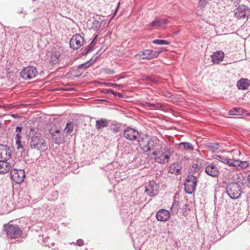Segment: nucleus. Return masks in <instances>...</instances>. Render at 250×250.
Masks as SVG:
<instances>
[{"instance_id": "f257e3e1", "label": "nucleus", "mask_w": 250, "mask_h": 250, "mask_svg": "<svg viewBox=\"0 0 250 250\" xmlns=\"http://www.w3.org/2000/svg\"><path fill=\"white\" fill-rule=\"evenodd\" d=\"M29 146L32 149H36L40 151H44L47 149L45 140L39 135L31 136Z\"/></svg>"}, {"instance_id": "f03ea898", "label": "nucleus", "mask_w": 250, "mask_h": 250, "mask_svg": "<svg viewBox=\"0 0 250 250\" xmlns=\"http://www.w3.org/2000/svg\"><path fill=\"white\" fill-rule=\"evenodd\" d=\"M138 142L139 147L144 152L150 151L155 146L153 139L148 135L142 137Z\"/></svg>"}, {"instance_id": "7ed1b4c3", "label": "nucleus", "mask_w": 250, "mask_h": 250, "mask_svg": "<svg viewBox=\"0 0 250 250\" xmlns=\"http://www.w3.org/2000/svg\"><path fill=\"white\" fill-rule=\"evenodd\" d=\"M226 192L230 198L238 199L242 193L241 187L237 183H231L227 186Z\"/></svg>"}, {"instance_id": "20e7f679", "label": "nucleus", "mask_w": 250, "mask_h": 250, "mask_svg": "<svg viewBox=\"0 0 250 250\" xmlns=\"http://www.w3.org/2000/svg\"><path fill=\"white\" fill-rule=\"evenodd\" d=\"M4 229L6 230L7 236L11 238H16L22 233V230L17 225L7 224L3 226Z\"/></svg>"}, {"instance_id": "39448f33", "label": "nucleus", "mask_w": 250, "mask_h": 250, "mask_svg": "<svg viewBox=\"0 0 250 250\" xmlns=\"http://www.w3.org/2000/svg\"><path fill=\"white\" fill-rule=\"evenodd\" d=\"M197 178L195 176L188 175L184 183L185 190L188 194H192L195 190L197 184Z\"/></svg>"}, {"instance_id": "423d86ee", "label": "nucleus", "mask_w": 250, "mask_h": 250, "mask_svg": "<svg viewBox=\"0 0 250 250\" xmlns=\"http://www.w3.org/2000/svg\"><path fill=\"white\" fill-rule=\"evenodd\" d=\"M234 17L237 19H248L250 13V9L244 4H240L234 11Z\"/></svg>"}, {"instance_id": "0eeeda50", "label": "nucleus", "mask_w": 250, "mask_h": 250, "mask_svg": "<svg viewBox=\"0 0 250 250\" xmlns=\"http://www.w3.org/2000/svg\"><path fill=\"white\" fill-rule=\"evenodd\" d=\"M37 74L38 70L36 67L29 66L21 72V76L25 80H30L35 78Z\"/></svg>"}, {"instance_id": "6e6552de", "label": "nucleus", "mask_w": 250, "mask_h": 250, "mask_svg": "<svg viewBox=\"0 0 250 250\" xmlns=\"http://www.w3.org/2000/svg\"><path fill=\"white\" fill-rule=\"evenodd\" d=\"M25 176V173L23 169L13 168L11 170V178L16 184L21 183L23 181Z\"/></svg>"}, {"instance_id": "1a4fd4ad", "label": "nucleus", "mask_w": 250, "mask_h": 250, "mask_svg": "<svg viewBox=\"0 0 250 250\" xmlns=\"http://www.w3.org/2000/svg\"><path fill=\"white\" fill-rule=\"evenodd\" d=\"M229 167H232L237 170H241L248 167L249 164L247 161H242L239 160L228 159L226 164Z\"/></svg>"}, {"instance_id": "9d476101", "label": "nucleus", "mask_w": 250, "mask_h": 250, "mask_svg": "<svg viewBox=\"0 0 250 250\" xmlns=\"http://www.w3.org/2000/svg\"><path fill=\"white\" fill-rule=\"evenodd\" d=\"M84 39L80 34H76L71 39L69 44L71 48L74 50L80 48L83 44Z\"/></svg>"}, {"instance_id": "9b49d317", "label": "nucleus", "mask_w": 250, "mask_h": 250, "mask_svg": "<svg viewBox=\"0 0 250 250\" xmlns=\"http://www.w3.org/2000/svg\"><path fill=\"white\" fill-rule=\"evenodd\" d=\"M61 55L60 52L54 48H52L47 53V56L49 58V61L53 65L56 64L60 62Z\"/></svg>"}, {"instance_id": "f8f14e48", "label": "nucleus", "mask_w": 250, "mask_h": 250, "mask_svg": "<svg viewBox=\"0 0 250 250\" xmlns=\"http://www.w3.org/2000/svg\"><path fill=\"white\" fill-rule=\"evenodd\" d=\"M139 132L130 126L127 127L124 130V137L130 141H135L139 135Z\"/></svg>"}, {"instance_id": "ddd939ff", "label": "nucleus", "mask_w": 250, "mask_h": 250, "mask_svg": "<svg viewBox=\"0 0 250 250\" xmlns=\"http://www.w3.org/2000/svg\"><path fill=\"white\" fill-rule=\"evenodd\" d=\"M159 186L153 181L146 186L145 191L150 196H155L158 193Z\"/></svg>"}, {"instance_id": "4468645a", "label": "nucleus", "mask_w": 250, "mask_h": 250, "mask_svg": "<svg viewBox=\"0 0 250 250\" xmlns=\"http://www.w3.org/2000/svg\"><path fill=\"white\" fill-rule=\"evenodd\" d=\"M11 156V151L7 145L0 144V159L8 160Z\"/></svg>"}, {"instance_id": "2eb2a0df", "label": "nucleus", "mask_w": 250, "mask_h": 250, "mask_svg": "<svg viewBox=\"0 0 250 250\" xmlns=\"http://www.w3.org/2000/svg\"><path fill=\"white\" fill-rule=\"evenodd\" d=\"M206 173L213 177H217L220 174L219 168L213 164L207 166L205 168Z\"/></svg>"}, {"instance_id": "dca6fc26", "label": "nucleus", "mask_w": 250, "mask_h": 250, "mask_svg": "<svg viewBox=\"0 0 250 250\" xmlns=\"http://www.w3.org/2000/svg\"><path fill=\"white\" fill-rule=\"evenodd\" d=\"M161 52V51H154L152 50H145L141 53L143 56L142 59L151 60L157 58Z\"/></svg>"}, {"instance_id": "f3484780", "label": "nucleus", "mask_w": 250, "mask_h": 250, "mask_svg": "<svg viewBox=\"0 0 250 250\" xmlns=\"http://www.w3.org/2000/svg\"><path fill=\"white\" fill-rule=\"evenodd\" d=\"M156 217L158 221L166 222L169 219L170 213L166 209H161L156 213Z\"/></svg>"}, {"instance_id": "a211bd4d", "label": "nucleus", "mask_w": 250, "mask_h": 250, "mask_svg": "<svg viewBox=\"0 0 250 250\" xmlns=\"http://www.w3.org/2000/svg\"><path fill=\"white\" fill-rule=\"evenodd\" d=\"M152 154L155 156L154 160L156 162L163 164H166L168 162L171 156V154L169 153V154L166 153V154L164 155V158H161L159 155V151L157 152L156 151H153Z\"/></svg>"}, {"instance_id": "6ab92c4d", "label": "nucleus", "mask_w": 250, "mask_h": 250, "mask_svg": "<svg viewBox=\"0 0 250 250\" xmlns=\"http://www.w3.org/2000/svg\"><path fill=\"white\" fill-rule=\"evenodd\" d=\"M52 139L54 142L57 144H60L64 141L63 135L59 129H57L55 131L51 133Z\"/></svg>"}, {"instance_id": "aec40b11", "label": "nucleus", "mask_w": 250, "mask_h": 250, "mask_svg": "<svg viewBox=\"0 0 250 250\" xmlns=\"http://www.w3.org/2000/svg\"><path fill=\"white\" fill-rule=\"evenodd\" d=\"M236 85L239 90L248 89L250 86V80L247 78H241L237 82Z\"/></svg>"}, {"instance_id": "412c9836", "label": "nucleus", "mask_w": 250, "mask_h": 250, "mask_svg": "<svg viewBox=\"0 0 250 250\" xmlns=\"http://www.w3.org/2000/svg\"><path fill=\"white\" fill-rule=\"evenodd\" d=\"M11 168V165L7 160H0V174L7 173Z\"/></svg>"}, {"instance_id": "4be33fe9", "label": "nucleus", "mask_w": 250, "mask_h": 250, "mask_svg": "<svg viewBox=\"0 0 250 250\" xmlns=\"http://www.w3.org/2000/svg\"><path fill=\"white\" fill-rule=\"evenodd\" d=\"M224 58V52L222 51H217L214 52L211 56L212 61L215 63H219L222 61Z\"/></svg>"}, {"instance_id": "5701e85b", "label": "nucleus", "mask_w": 250, "mask_h": 250, "mask_svg": "<svg viewBox=\"0 0 250 250\" xmlns=\"http://www.w3.org/2000/svg\"><path fill=\"white\" fill-rule=\"evenodd\" d=\"M110 121L105 119H101L96 121V127L98 130L107 127L109 125Z\"/></svg>"}, {"instance_id": "b1692460", "label": "nucleus", "mask_w": 250, "mask_h": 250, "mask_svg": "<svg viewBox=\"0 0 250 250\" xmlns=\"http://www.w3.org/2000/svg\"><path fill=\"white\" fill-rule=\"evenodd\" d=\"M167 20L166 19L156 18L152 22L149 23L150 26H161L167 23Z\"/></svg>"}, {"instance_id": "393cba45", "label": "nucleus", "mask_w": 250, "mask_h": 250, "mask_svg": "<svg viewBox=\"0 0 250 250\" xmlns=\"http://www.w3.org/2000/svg\"><path fill=\"white\" fill-rule=\"evenodd\" d=\"M169 173L178 175L180 174L181 167L178 164H173L171 165L168 168Z\"/></svg>"}, {"instance_id": "a878e982", "label": "nucleus", "mask_w": 250, "mask_h": 250, "mask_svg": "<svg viewBox=\"0 0 250 250\" xmlns=\"http://www.w3.org/2000/svg\"><path fill=\"white\" fill-rule=\"evenodd\" d=\"M108 126L109 127V129L115 133L120 131L121 125L119 123H117L116 121H110V122Z\"/></svg>"}, {"instance_id": "bb28decb", "label": "nucleus", "mask_w": 250, "mask_h": 250, "mask_svg": "<svg viewBox=\"0 0 250 250\" xmlns=\"http://www.w3.org/2000/svg\"><path fill=\"white\" fill-rule=\"evenodd\" d=\"M143 105L146 108L150 107L152 109H157L162 107V104L159 103L152 104L147 102H144Z\"/></svg>"}, {"instance_id": "cd10ccee", "label": "nucleus", "mask_w": 250, "mask_h": 250, "mask_svg": "<svg viewBox=\"0 0 250 250\" xmlns=\"http://www.w3.org/2000/svg\"><path fill=\"white\" fill-rule=\"evenodd\" d=\"M141 79L143 81L152 82L154 83H157L158 82V80L153 76L142 75Z\"/></svg>"}, {"instance_id": "c85d7f7f", "label": "nucleus", "mask_w": 250, "mask_h": 250, "mask_svg": "<svg viewBox=\"0 0 250 250\" xmlns=\"http://www.w3.org/2000/svg\"><path fill=\"white\" fill-rule=\"evenodd\" d=\"M179 146L180 148L183 147V149L185 150L192 151L194 149L192 145L189 142H181L179 144Z\"/></svg>"}, {"instance_id": "c756f323", "label": "nucleus", "mask_w": 250, "mask_h": 250, "mask_svg": "<svg viewBox=\"0 0 250 250\" xmlns=\"http://www.w3.org/2000/svg\"><path fill=\"white\" fill-rule=\"evenodd\" d=\"M179 202L174 200L170 208V211L172 214H176L179 211Z\"/></svg>"}, {"instance_id": "7c9ffc66", "label": "nucleus", "mask_w": 250, "mask_h": 250, "mask_svg": "<svg viewBox=\"0 0 250 250\" xmlns=\"http://www.w3.org/2000/svg\"><path fill=\"white\" fill-rule=\"evenodd\" d=\"M21 134H16L15 136L16 145L18 149L20 148L23 149V146L22 145L21 143Z\"/></svg>"}, {"instance_id": "2f4dec72", "label": "nucleus", "mask_w": 250, "mask_h": 250, "mask_svg": "<svg viewBox=\"0 0 250 250\" xmlns=\"http://www.w3.org/2000/svg\"><path fill=\"white\" fill-rule=\"evenodd\" d=\"M220 145L217 143H209L207 145V147L212 151L217 150L219 148Z\"/></svg>"}, {"instance_id": "473e14b6", "label": "nucleus", "mask_w": 250, "mask_h": 250, "mask_svg": "<svg viewBox=\"0 0 250 250\" xmlns=\"http://www.w3.org/2000/svg\"><path fill=\"white\" fill-rule=\"evenodd\" d=\"M101 22L98 20H94L92 23L91 28L96 31L98 30L101 27Z\"/></svg>"}, {"instance_id": "72a5a7b5", "label": "nucleus", "mask_w": 250, "mask_h": 250, "mask_svg": "<svg viewBox=\"0 0 250 250\" xmlns=\"http://www.w3.org/2000/svg\"><path fill=\"white\" fill-rule=\"evenodd\" d=\"M19 29L20 30L19 32L18 36L19 37L20 36H21L23 34L29 33L30 30V28L28 27H20Z\"/></svg>"}, {"instance_id": "f704fd0d", "label": "nucleus", "mask_w": 250, "mask_h": 250, "mask_svg": "<svg viewBox=\"0 0 250 250\" xmlns=\"http://www.w3.org/2000/svg\"><path fill=\"white\" fill-rule=\"evenodd\" d=\"M242 110L240 108H234L229 111V114L231 115H239L241 114Z\"/></svg>"}, {"instance_id": "c9c22d12", "label": "nucleus", "mask_w": 250, "mask_h": 250, "mask_svg": "<svg viewBox=\"0 0 250 250\" xmlns=\"http://www.w3.org/2000/svg\"><path fill=\"white\" fill-rule=\"evenodd\" d=\"M73 124L71 122H70L66 124V125L64 128V131H65L67 134H70L73 131Z\"/></svg>"}, {"instance_id": "e433bc0d", "label": "nucleus", "mask_w": 250, "mask_h": 250, "mask_svg": "<svg viewBox=\"0 0 250 250\" xmlns=\"http://www.w3.org/2000/svg\"><path fill=\"white\" fill-rule=\"evenodd\" d=\"M214 159L217 160L218 161L224 163L226 164V161L228 160V158L225 157L224 156H222L221 155H215L213 157Z\"/></svg>"}, {"instance_id": "4c0bfd02", "label": "nucleus", "mask_w": 250, "mask_h": 250, "mask_svg": "<svg viewBox=\"0 0 250 250\" xmlns=\"http://www.w3.org/2000/svg\"><path fill=\"white\" fill-rule=\"evenodd\" d=\"M152 43L156 44H161V45H166V44H169L170 42L166 40H154L152 41Z\"/></svg>"}, {"instance_id": "58836bf2", "label": "nucleus", "mask_w": 250, "mask_h": 250, "mask_svg": "<svg viewBox=\"0 0 250 250\" xmlns=\"http://www.w3.org/2000/svg\"><path fill=\"white\" fill-rule=\"evenodd\" d=\"M102 84L107 86L119 88H122L123 87V86L121 84H118L117 83H103Z\"/></svg>"}, {"instance_id": "ea45409f", "label": "nucleus", "mask_w": 250, "mask_h": 250, "mask_svg": "<svg viewBox=\"0 0 250 250\" xmlns=\"http://www.w3.org/2000/svg\"><path fill=\"white\" fill-rule=\"evenodd\" d=\"M120 213L123 215V217H125V214L129 213L128 215H129L132 214V212L131 211L129 212L128 210V209H126L125 208L124 206H122L121 209H120Z\"/></svg>"}, {"instance_id": "a19ab883", "label": "nucleus", "mask_w": 250, "mask_h": 250, "mask_svg": "<svg viewBox=\"0 0 250 250\" xmlns=\"http://www.w3.org/2000/svg\"><path fill=\"white\" fill-rule=\"evenodd\" d=\"M92 59H91L90 60L84 63H83L82 64H79L78 65V69H81L83 67H84L85 68L89 67L91 64L90 63V62L91 61Z\"/></svg>"}, {"instance_id": "79ce46f5", "label": "nucleus", "mask_w": 250, "mask_h": 250, "mask_svg": "<svg viewBox=\"0 0 250 250\" xmlns=\"http://www.w3.org/2000/svg\"><path fill=\"white\" fill-rule=\"evenodd\" d=\"M93 50L92 46L91 45H88L83 51L82 53V55L84 56L86 55L90 51Z\"/></svg>"}, {"instance_id": "37998d69", "label": "nucleus", "mask_w": 250, "mask_h": 250, "mask_svg": "<svg viewBox=\"0 0 250 250\" xmlns=\"http://www.w3.org/2000/svg\"><path fill=\"white\" fill-rule=\"evenodd\" d=\"M209 0H199V4L204 7L208 2Z\"/></svg>"}, {"instance_id": "c03bdc74", "label": "nucleus", "mask_w": 250, "mask_h": 250, "mask_svg": "<svg viewBox=\"0 0 250 250\" xmlns=\"http://www.w3.org/2000/svg\"><path fill=\"white\" fill-rule=\"evenodd\" d=\"M193 168L196 171H198L199 169H200V165L198 164H193L192 165Z\"/></svg>"}, {"instance_id": "a18cd8bd", "label": "nucleus", "mask_w": 250, "mask_h": 250, "mask_svg": "<svg viewBox=\"0 0 250 250\" xmlns=\"http://www.w3.org/2000/svg\"><path fill=\"white\" fill-rule=\"evenodd\" d=\"M76 244L79 246H82L83 245V241L82 239H78L76 242Z\"/></svg>"}, {"instance_id": "49530a36", "label": "nucleus", "mask_w": 250, "mask_h": 250, "mask_svg": "<svg viewBox=\"0 0 250 250\" xmlns=\"http://www.w3.org/2000/svg\"><path fill=\"white\" fill-rule=\"evenodd\" d=\"M22 127L21 126H17L16 128V134H20L21 130H22Z\"/></svg>"}, {"instance_id": "de8ad7c7", "label": "nucleus", "mask_w": 250, "mask_h": 250, "mask_svg": "<svg viewBox=\"0 0 250 250\" xmlns=\"http://www.w3.org/2000/svg\"><path fill=\"white\" fill-rule=\"evenodd\" d=\"M114 96L115 97H118L120 98H123L124 97V96L123 94L118 92H115Z\"/></svg>"}, {"instance_id": "09e8293b", "label": "nucleus", "mask_w": 250, "mask_h": 250, "mask_svg": "<svg viewBox=\"0 0 250 250\" xmlns=\"http://www.w3.org/2000/svg\"><path fill=\"white\" fill-rule=\"evenodd\" d=\"M102 92L103 93L105 94H110L109 93V89H104L102 90Z\"/></svg>"}, {"instance_id": "8fccbe9b", "label": "nucleus", "mask_w": 250, "mask_h": 250, "mask_svg": "<svg viewBox=\"0 0 250 250\" xmlns=\"http://www.w3.org/2000/svg\"><path fill=\"white\" fill-rule=\"evenodd\" d=\"M11 116L15 119H20L21 118V116L18 115L17 114H12L11 115Z\"/></svg>"}, {"instance_id": "3c124183", "label": "nucleus", "mask_w": 250, "mask_h": 250, "mask_svg": "<svg viewBox=\"0 0 250 250\" xmlns=\"http://www.w3.org/2000/svg\"><path fill=\"white\" fill-rule=\"evenodd\" d=\"M114 72H115L112 69H108L106 70V73L109 74H113L114 73Z\"/></svg>"}, {"instance_id": "603ef678", "label": "nucleus", "mask_w": 250, "mask_h": 250, "mask_svg": "<svg viewBox=\"0 0 250 250\" xmlns=\"http://www.w3.org/2000/svg\"><path fill=\"white\" fill-rule=\"evenodd\" d=\"M247 181H248L249 185H250V172L249 173H248V174Z\"/></svg>"}, {"instance_id": "864d4df0", "label": "nucleus", "mask_w": 250, "mask_h": 250, "mask_svg": "<svg viewBox=\"0 0 250 250\" xmlns=\"http://www.w3.org/2000/svg\"><path fill=\"white\" fill-rule=\"evenodd\" d=\"M53 195L54 196L55 198H57L58 196V192L57 191L53 192Z\"/></svg>"}, {"instance_id": "5fc2aeb1", "label": "nucleus", "mask_w": 250, "mask_h": 250, "mask_svg": "<svg viewBox=\"0 0 250 250\" xmlns=\"http://www.w3.org/2000/svg\"><path fill=\"white\" fill-rule=\"evenodd\" d=\"M166 154L164 153V152H162L161 153V152L159 151V155L160 156V157L161 158H164V155H165Z\"/></svg>"}, {"instance_id": "6e6d98bb", "label": "nucleus", "mask_w": 250, "mask_h": 250, "mask_svg": "<svg viewBox=\"0 0 250 250\" xmlns=\"http://www.w3.org/2000/svg\"><path fill=\"white\" fill-rule=\"evenodd\" d=\"M232 2H233V3H238L240 1V0H231Z\"/></svg>"}, {"instance_id": "4d7b16f0", "label": "nucleus", "mask_w": 250, "mask_h": 250, "mask_svg": "<svg viewBox=\"0 0 250 250\" xmlns=\"http://www.w3.org/2000/svg\"><path fill=\"white\" fill-rule=\"evenodd\" d=\"M97 36L96 35L95 36V38L93 40V41L91 42L89 44V45H91V46H92V47H93V44L94 43V41L96 39V38H97Z\"/></svg>"}, {"instance_id": "13d9d810", "label": "nucleus", "mask_w": 250, "mask_h": 250, "mask_svg": "<svg viewBox=\"0 0 250 250\" xmlns=\"http://www.w3.org/2000/svg\"><path fill=\"white\" fill-rule=\"evenodd\" d=\"M109 93L110 94H112L113 95H114L115 92H114L113 90L109 89Z\"/></svg>"}, {"instance_id": "bf43d9fd", "label": "nucleus", "mask_w": 250, "mask_h": 250, "mask_svg": "<svg viewBox=\"0 0 250 250\" xmlns=\"http://www.w3.org/2000/svg\"><path fill=\"white\" fill-rule=\"evenodd\" d=\"M165 150L166 151H169V148H168L167 147H166V148L165 149Z\"/></svg>"}, {"instance_id": "052dcab7", "label": "nucleus", "mask_w": 250, "mask_h": 250, "mask_svg": "<svg viewBox=\"0 0 250 250\" xmlns=\"http://www.w3.org/2000/svg\"><path fill=\"white\" fill-rule=\"evenodd\" d=\"M119 5H120V3H118V6H117V8H116V9L115 12L117 11L118 8V7H119Z\"/></svg>"}, {"instance_id": "680f3d73", "label": "nucleus", "mask_w": 250, "mask_h": 250, "mask_svg": "<svg viewBox=\"0 0 250 250\" xmlns=\"http://www.w3.org/2000/svg\"><path fill=\"white\" fill-rule=\"evenodd\" d=\"M8 204H11V205H12V203H11V202H8Z\"/></svg>"}, {"instance_id": "e2e57ef3", "label": "nucleus", "mask_w": 250, "mask_h": 250, "mask_svg": "<svg viewBox=\"0 0 250 250\" xmlns=\"http://www.w3.org/2000/svg\"><path fill=\"white\" fill-rule=\"evenodd\" d=\"M8 204H11V205H12V203H11V202H8Z\"/></svg>"}, {"instance_id": "0e129e2a", "label": "nucleus", "mask_w": 250, "mask_h": 250, "mask_svg": "<svg viewBox=\"0 0 250 250\" xmlns=\"http://www.w3.org/2000/svg\"><path fill=\"white\" fill-rule=\"evenodd\" d=\"M8 204H11V205H12V203H11V202H8Z\"/></svg>"}, {"instance_id": "69168bd1", "label": "nucleus", "mask_w": 250, "mask_h": 250, "mask_svg": "<svg viewBox=\"0 0 250 250\" xmlns=\"http://www.w3.org/2000/svg\"><path fill=\"white\" fill-rule=\"evenodd\" d=\"M11 209H12V208H10V209H9V211H11Z\"/></svg>"}, {"instance_id": "338daca9", "label": "nucleus", "mask_w": 250, "mask_h": 250, "mask_svg": "<svg viewBox=\"0 0 250 250\" xmlns=\"http://www.w3.org/2000/svg\"><path fill=\"white\" fill-rule=\"evenodd\" d=\"M7 206H8V207H9V206H10V205H9V204H7Z\"/></svg>"}]
</instances>
